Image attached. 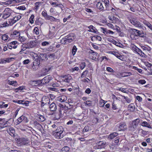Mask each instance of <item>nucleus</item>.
Listing matches in <instances>:
<instances>
[{"instance_id":"obj_50","label":"nucleus","mask_w":152,"mask_h":152,"mask_svg":"<svg viewBox=\"0 0 152 152\" xmlns=\"http://www.w3.org/2000/svg\"><path fill=\"white\" fill-rule=\"evenodd\" d=\"M49 89L50 90L52 91H55L56 92H57L58 91V88H55V87H50L49 88Z\"/></svg>"},{"instance_id":"obj_35","label":"nucleus","mask_w":152,"mask_h":152,"mask_svg":"<svg viewBox=\"0 0 152 152\" xmlns=\"http://www.w3.org/2000/svg\"><path fill=\"white\" fill-rule=\"evenodd\" d=\"M132 75L131 73L130 72H125L121 74L122 77H127Z\"/></svg>"},{"instance_id":"obj_4","label":"nucleus","mask_w":152,"mask_h":152,"mask_svg":"<svg viewBox=\"0 0 152 152\" xmlns=\"http://www.w3.org/2000/svg\"><path fill=\"white\" fill-rule=\"evenodd\" d=\"M58 106L60 108V109L59 110L60 114L59 115L58 117L57 118L58 119L60 118L62 116V110H64L65 111H66L67 110L71 108V107H68L65 104H62L61 103L59 104Z\"/></svg>"},{"instance_id":"obj_40","label":"nucleus","mask_w":152,"mask_h":152,"mask_svg":"<svg viewBox=\"0 0 152 152\" xmlns=\"http://www.w3.org/2000/svg\"><path fill=\"white\" fill-rule=\"evenodd\" d=\"M46 19L49 20L51 21H56V20H57V19H56L54 17L50 15H49L48 17Z\"/></svg>"},{"instance_id":"obj_26","label":"nucleus","mask_w":152,"mask_h":152,"mask_svg":"<svg viewBox=\"0 0 152 152\" xmlns=\"http://www.w3.org/2000/svg\"><path fill=\"white\" fill-rule=\"evenodd\" d=\"M118 134L116 132H113L111 133L108 137V138L112 139L116 137L118 135Z\"/></svg>"},{"instance_id":"obj_58","label":"nucleus","mask_w":152,"mask_h":152,"mask_svg":"<svg viewBox=\"0 0 152 152\" xmlns=\"http://www.w3.org/2000/svg\"><path fill=\"white\" fill-rule=\"evenodd\" d=\"M138 83L141 84H145L146 83V81L144 80H140L138 81Z\"/></svg>"},{"instance_id":"obj_52","label":"nucleus","mask_w":152,"mask_h":152,"mask_svg":"<svg viewBox=\"0 0 152 152\" xmlns=\"http://www.w3.org/2000/svg\"><path fill=\"white\" fill-rule=\"evenodd\" d=\"M93 26L91 25L89 27V28L90 29L89 30H88V31H89L91 32H95V30L93 28Z\"/></svg>"},{"instance_id":"obj_46","label":"nucleus","mask_w":152,"mask_h":152,"mask_svg":"<svg viewBox=\"0 0 152 152\" xmlns=\"http://www.w3.org/2000/svg\"><path fill=\"white\" fill-rule=\"evenodd\" d=\"M39 120L41 122H43L45 121V118L43 115H41L39 116Z\"/></svg>"},{"instance_id":"obj_33","label":"nucleus","mask_w":152,"mask_h":152,"mask_svg":"<svg viewBox=\"0 0 152 152\" xmlns=\"http://www.w3.org/2000/svg\"><path fill=\"white\" fill-rule=\"evenodd\" d=\"M88 70H85L81 74V77L84 78L86 77L88 74Z\"/></svg>"},{"instance_id":"obj_7","label":"nucleus","mask_w":152,"mask_h":152,"mask_svg":"<svg viewBox=\"0 0 152 152\" xmlns=\"http://www.w3.org/2000/svg\"><path fill=\"white\" fill-rule=\"evenodd\" d=\"M38 59H40L42 61L44 60H48L47 55L45 53H40L38 56Z\"/></svg>"},{"instance_id":"obj_39","label":"nucleus","mask_w":152,"mask_h":152,"mask_svg":"<svg viewBox=\"0 0 152 152\" xmlns=\"http://www.w3.org/2000/svg\"><path fill=\"white\" fill-rule=\"evenodd\" d=\"M77 48L76 46L75 45L73 47L72 50V55L74 56L77 51Z\"/></svg>"},{"instance_id":"obj_14","label":"nucleus","mask_w":152,"mask_h":152,"mask_svg":"<svg viewBox=\"0 0 152 152\" xmlns=\"http://www.w3.org/2000/svg\"><path fill=\"white\" fill-rule=\"evenodd\" d=\"M20 143L24 145H26L28 144L30 142L29 140L27 138L22 137L20 139Z\"/></svg>"},{"instance_id":"obj_34","label":"nucleus","mask_w":152,"mask_h":152,"mask_svg":"<svg viewBox=\"0 0 152 152\" xmlns=\"http://www.w3.org/2000/svg\"><path fill=\"white\" fill-rule=\"evenodd\" d=\"M129 108L131 111H133L135 110V107L134 105L133 104H131L128 106Z\"/></svg>"},{"instance_id":"obj_31","label":"nucleus","mask_w":152,"mask_h":152,"mask_svg":"<svg viewBox=\"0 0 152 152\" xmlns=\"http://www.w3.org/2000/svg\"><path fill=\"white\" fill-rule=\"evenodd\" d=\"M42 61L41 60L38 59V58L37 59V60H36L35 61L33 62V64L39 67V66L40 63V62Z\"/></svg>"},{"instance_id":"obj_38","label":"nucleus","mask_w":152,"mask_h":152,"mask_svg":"<svg viewBox=\"0 0 152 152\" xmlns=\"http://www.w3.org/2000/svg\"><path fill=\"white\" fill-rule=\"evenodd\" d=\"M21 18V16L20 15H16L14 17L13 19H14V21H15V23L17 21L19 20Z\"/></svg>"},{"instance_id":"obj_28","label":"nucleus","mask_w":152,"mask_h":152,"mask_svg":"<svg viewBox=\"0 0 152 152\" xmlns=\"http://www.w3.org/2000/svg\"><path fill=\"white\" fill-rule=\"evenodd\" d=\"M143 23L152 31V25L150 23L145 21L143 22Z\"/></svg>"},{"instance_id":"obj_24","label":"nucleus","mask_w":152,"mask_h":152,"mask_svg":"<svg viewBox=\"0 0 152 152\" xmlns=\"http://www.w3.org/2000/svg\"><path fill=\"white\" fill-rule=\"evenodd\" d=\"M112 43L113 44L119 47L123 48L124 47V45L121 44L120 42H117L115 40H113L112 41Z\"/></svg>"},{"instance_id":"obj_27","label":"nucleus","mask_w":152,"mask_h":152,"mask_svg":"<svg viewBox=\"0 0 152 152\" xmlns=\"http://www.w3.org/2000/svg\"><path fill=\"white\" fill-rule=\"evenodd\" d=\"M108 18L111 21V23H114L116 21V18L113 15L109 16Z\"/></svg>"},{"instance_id":"obj_36","label":"nucleus","mask_w":152,"mask_h":152,"mask_svg":"<svg viewBox=\"0 0 152 152\" xmlns=\"http://www.w3.org/2000/svg\"><path fill=\"white\" fill-rule=\"evenodd\" d=\"M8 22L9 23H7L6 24H8V25L12 26L15 23V21H14L13 19H10L8 20Z\"/></svg>"},{"instance_id":"obj_2","label":"nucleus","mask_w":152,"mask_h":152,"mask_svg":"<svg viewBox=\"0 0 152 152\" xmlns=\"http://www.w3.org/2000/svg\"><path fill=\"white\" fill-rule=\"evenodd\" d=\"M140 121L139 118H137L133 121L129 127V130L131 131H134L138 126Z\"/></svg>"},{"instance_id":"obj_60","label":"nucleus","mask_w":152,"mask_h":152,"mask_svg":"<svg viewBox=\"0 0 152 152\" xmlns=\"http://www.w3.org/2000/svg\"><path fill=\"white\" fill-rule=\"evenodd\" d=\"M49 44V42L46 41L42 43V45L43 46H47Z\"/></svg>"},{"instance_id":"obj_8","label":"nucleus","mask_w":152,"mask_h":152,"mask_svg":"<svg viewBox=\"0 0 152 152\" xmlns=\"http://www.w3.org/2000/svg\"><path fill=\"white\" fill-rule=\"evenodd\" d=\"M106 142L102 141H100L96 143V147L97 149L104 148L105 147Z\"/></svg>"},{"instance_id":"obj_32","label":"nucleus","mask_w":152,"mask_h":152,"mask_svg":"<svg viewBox=\"0 0 152 152\" xmlns=\"http://www.w3.org/2000/svg\"><path fill=\"white\" fill-rule=\"evenodd\" d=\"M20 33L16 30L14 31L13 34H12V35L13 36V37H16L20 35Z\"/></svg>"},{"instance_id":"obj_48","label":"nucleus","mask_w":152,"mask_h":152,"mask_svg":"<svg viewBox=\"0 0 152 152\" xmlns=\"http://www.w3.org/2000/svg\"><path fill=\"white\" fill-rule=\"evenodd\" d=\"M106 70L107 71L109 72H115L114 70H113L111 68L109 67H107Z\"/></svg>"},{"instance_id":"obj_16","label":"nucleus","mask_w":152,"mask_h":152,"mask_svg":"<svg viewBox=\"0 0 152 152\" xmlns=\"http://www.w3.org/2000/svg\"><path fill=\"white\" fill-rule=\"evenodd\" d=\"M7 132L11 136L13 137H15V131L13 127H10L9 129H7Z\"/></svg>"},{"instance_id":"obj_20","label":"nucleus","mask_w":152,"mask_h":152,"mask_svg":"<svg viewBox=\"0 0 152 152\" xmlns=\"http://www.w3.org/2000/svg\"><path fill=\"white\" fill-rule=\"evenodd\" d=\"M141 125L143 127H146L150 129L152 128L151 126L146 121H143L141 123Z\"/></svg>"},{"instance_id":"obj_53","label":"nucleus","mask_w":152,"mask_h":152,"mask_svg":"<svg viewBox=\"0 0 152 152\" xmlns=\"http://www.w3.org/2000/svg\"><path fill=\"white\" fill-rule=\"evenodd\" d=\"M34 31L35 33V34L37 35L39 34V29L37 27H35L34 30Z\"/></svg>"},{"instance_id":"obj_22","label":"nucleus","mask_w":152,"mask_h":152,"mask_svg":"<svg viewBox=\"0 0 152 152\" xmlns=\"http://www.w3.org/2000/svg\"><path fill=\"white\" fill-rule=\"evenodd\" d=\"M64 129L63 127L62 126H59L54 131V132H60L62 133H63L64 131Z\"/></svg>"},{"instance_id":"obj_21","label":"nucleus","mask_w":152,"mask_h":152,"mask_svg":"<svg viewBox=\"0 0 152 152\" xmlns=\"http://www.w3.org/2000/svg\"><path fill=\"white\" fill-rule=\"evenodd\" d=\"M103 3L105 5L104 7H105V10H109L108 7L109 6V0H104Z\"/></svg>"},{"instance_id":"obj_55","label":"nucleus","mask_w":152,"mask_h":152,"mask_svg":"<svg viewBox=\"0 0 152 152\" xmlns=\"http://www.w3.org/2000/svg\"><path fill=\"white\" fill-rule=\"evenodd\" d=\"M133 69L138 71L139 73H141L142 72V70L140 69H138L136 66H133Z\"/></svg>"},{"instance_id":"obj_57","label":"nucleus","mask_w":152,"mask_h":152,"mask_svg":"<svg viewBox=\"0 0 152 152\" xmlns=\"http://www.w3.org/2000/svg\"><path fill=\"white\" fill-rule=\"evenodd\" d=\"M21 104H25L26 106H27L28 104V102L27 101H25L24 100H22V103Z\"/></svg>"},{"instance_id":"obj_9","label":"nucleus","mask_w":152,"mask_h":152,"mask_svg":"<svg viewBox=\"0 0 152 152\" xmlns=\"http://www.w3.org/2000/svg\"><path fill=\"white\" fill-rule=\"evenodd\" d=\"M17 123L18 124H19L22 121L27 122V118L25 116L22 115L21 116L18 118L17 120Z\"/></svg>"},{"instance_id":"obj_42","label":"nucleus","mask_w":152,"mask_h":152,"mask_svg":"<svg viewBox=\"0 0 152 152\" xmlns=\"http://www.w3.org/2000/svg\"><path fill=\"white\" fill-rule=\"evenodd\" d=\"M41 14L44 17L45 19H46L49 16V15H48L47 13L44 11L42 12Z\"/></svg>"},{"instance_id":"obj_25","label":"nucleus","mask_w":152,"mask_h":152,"mask_svg":"<svg viewBox=\"0 0 152 152\" xmlns=\"http://www.w3.org/2000/svg\"><path fill=\"white\" fill-rule=\"evenodd\" d=\"M69 150V148L67 146H65L59 152H68Z\"/></svg>"},{"instance_id":"obj_29","label":"nucleus","mask_w":152,"mask_h":152,"mask_svg":"<svg viewBox=\"0 0 152 152\" xmlns=\"http://www.w3.org/2000/svg\"><path fill=\"white\" fill-rule=\"evenodd\" d=\"M41 3L39 2H37L35 3V7L34 9L36 10H38L41 5Z\"/></svg>"},{"instance_id":"obj_10","label":"nucleus","mask_w":152,"mask_h":152,"mask_svg":"<svg viewBox=\"0 0 152 152\" xmlns=\"http://www.w3.org/2000/svg\"><path fill=\"white\" fill-rule=\"evenodd\" d=\"M35 45V42L34 41H31L24 45V46L26 48H30L34 47Z\"/></svg>"},{"instance_id":"obj_37","label":"nucleus","mask_w":152,"mask_h":152,"mask_svg":"<svg viewBox=\"0 0 152 152\" xmlns=\"http://www.w3.org/2000/svg\"><path fill=\"white\" fill-rule=\"evenodd\" d=\"M36 23L39 25L41 26L43 24V23L41 21V19H40L39 18H36V20L35 21Z\"/></svg>"},{"instance_id":"obj_15","label":"nucleus","mask_w":152,"mask_h":152,"mask_svg":"<svg viewBox=\"0 0 152 152\" xmlns=\"http://www.w3.org/2000/svg\"><path fill=\"white\" fill-rule=\"evenodd\" d=\"M127 126L125 123H121L119 126V130L124 131L125 129H127Z\"/></svg>"},{"instance_id":"obj_30","label":"nucleus","mask_w":152,"mask_h":152,"mask_svg":"<svg viewBox=\"0 0 152 152\" xmlns=\"http://www.w3.org/2000/svg\"><path fill=\"white\" fill-rule=\"evenodd\" d=\"M67 97L64 95H63L61 96V97H59L58 99L59 101L61 102H64L67 99Z\"/></svg>"},{"instance_id":"obj_44","label":"nucleus","mask_w":152,"mask_h":152,"mask_svg":"<svg viewBox=\"0 0 152 152\" xmlns=\"http://www.w3.org/2000/svg\"><path fill=\"white\" fill-rule=\"evenodd\" d=\"M34 16L33 15H32L30 18H29V21L30 22L31 24L33 23L34 22L33 19L34 18Z\"/></svg>"},{"instance_id":"obj_3","label":"nucleus","mask_w":152,"mask_h":152,"mask_svg":"<svg viewBox=\"0 0 152 152\" xmlns=\"http://www.w3.org/2000/svg\"><path fill=\"white\" fill-rule=\"evenodd\" d=\"M128 19L131 23L136 27L140 28H142V26L141 25V23L137 21L136 19L132 18V16H128Z\"/></svg>"},{"instance_id":"obj_59","label":"nucleus","mask_w":152,"mask_h":152,"mask_svg":"<svg viewBox=\"0 0 152 152\" xmlns=\"http://www.w3.org/2000/svg\"><path fill=\"white\" fill-rule=\"evenodd\" d=\"M55 55L54 53H52L50 54H48L47 55V56L48 58H53L54 56Z\"/></svg>"},{"instance_id":"obj_61","label":"nucleus","mask_w":152,"mask_h":152,"mask_svg":"<svg viewBox=\"0 0 152 152\" xmlns=\"http://www.w3.org/2000/svg\"><path fill=\"white\" fill-rule=\"evenodd\" d=\"M112 108L113 110H115L117 109V107L116 106V105L114 103V102L112 104Z\"/></svg>"},{"instance_id":"obj_23","label":"nucleus","mask_w":152,"mask_h":152,"mask_svg":"<svg viewBox=\"0 0 152 152\" xmlns=\"http://www.w3.org/2000/svg\"><path fill=\"white\" fill-rule=\"evenodd\" d=\"M136 35L141 37H145V34L142 30H138Z\"/></svg>"},{"instance_id":"obj_5","label":"nucleus","mask_w":152,"mask_h":152,"mask_svg":"<svg viewBox=\"0 0 152 152\" xmlns=\"http://www.w3.org/2000/svg\"><path fill=\"white\" fill-rule=\"evenodd\" d=\"M11 12V10L10 8H7L5 9L3 12L2 18L4 19L8 18L10 15Z\"/></svg>"},{"instance_id":"obj_19","label":"nucleus","mask_w":152,"mask_h":152,"mask_svg":"<svg viewBox=\"0 0 152 152\" xmlns=\"http://www.w3.org/2000/svg\"><path fill=\"white\" fill-rule=\"evenodd\" d=\"M97 8L100 10H104L105 7L103 6L101 2H99L96 4Z\"/></svg>"},{"instance_id":"obj_18","label":"nucleus","mask_w":152,"mask_h":152,"mask_svg":"<svg viewBox=\"0 0 152 152\" xmlns=\"http://www.w3.org/2000/svg\"><path fill=\"white\" fill-rule=\"evenodd\" d=\"M49 108L50 111H53L56 109V104L54 103H52L50 105Z\"/></svg>"},{"instance_id":"obj_6","label":"nucleus","mask_w":152,"mask_h":152,"mask_svg":"<svg viewBox=\"0 0 152 152\" xmlns=\"http://www.w3.org/2000/svg\"><path fill=\"white\" fill-rule=\"evenodd\" d=\"M134 50L136 53L142 57H145L146 55L140 49L135 46L134 47Z\"/></svg>"},{"instance_id":"obj_62","label":"nucleus","mask_w":152,"mask_h":152,"mask_svg":"<svg viewBox=\"0 0 152 152\" xmlns=\"http://www.w3.org/2000/svg\"><path fill=\"white\" fill-rule=\"evenodd\" d=\"M120 138L119 137H116L115 139V142L117 144H118L119 142Z\"/></svg>"},{"instance_id":"obj_13","label":"nucleus","mask_w":152,"mask_h":152,"mask_svg":"<svg viewBox=\"0 0 152 152\" xmlns=\"http://www.w3.org/2000/svg\"><path fill=\"white\" fill-rule=\"evenodd\" d=\"M53 135L57 139H61L63 137L64 135L63 133L53 132Z\"/></svg>"},{"instance_id":"obj_56","label":"nucleus","mask_w":152,"mask_h":152,"mask_svg":"<svg viewBox=\"0 0 152 152\" xmlns=\"http://www.w3.org/2000/svg\"><path fill=\"white\" fill-rule=\"evenodd\" d=\"M104 101L102 100L101 101V102H100L99 103V106L101 107H103L105 103H104Z\"/></svg>"},{"instance_id":"obj_11","label":"nucleus","mask_w":152,"mask_h":152,"mask_svg":"<svg viewBox=\"0 0 152 152\" xmlns=\"http://www.w3.org/2000/svg\"><path fill=\"white\" fill-rule=\"evenodd\" d=\"M17 41H14L8 44L7 45V47L10 49H11L12 48H16L17 47V45H16V43H17Z\"/></svg>"},{"instance_id":"obj_45","label":"nucleus","mask_w":152,"mask_h":152,"mask_svg":"<svg viewBox=\"0 0 152 152\" xmlns=\"http://www.w3.org/2000/svg\"><path fill=\"white\" fill-rule=\"evenodd\" d=\"M38 68L39 67L33 64L31 69L34 71H35L38 69Z\"/></svg>"},{"instance_id":"obj_49","label":"nucleus","mask_w":152,"mask_h":152,"mask_svg":"<svg viewBox=\"0 0 152 152\" xmlns=\"http://www.w3.org/2000/svg\"><path fill=\"white\" fill-rule=\"evenodd\" d=\"M8 37V36L6 34H4L3 35L2 38V39L4 40H7Z\"/></svg>"},{"instance_id":"obj_12","label":"nucleus","mask_w":152,"mask_h":152,"mask_svg":"<svg viewBox=\"0 0 152 152\" xmlns=\"http://www.w3.org/2000/svg\"><path fill=\"white\" fill-rule=\"evenodd\" d=\"M62 80L64 82L69 83L72 79V77L70 75H65L62 77Z\"/></svg>"},{"instance_id":"obj_47","label":"nucleus","mask_w":152,"mask_h":152,"mask_svg":"<svg viewBox=\"0 0 152 152\" xmlns=\"http://www.w3.org/2000/svg\"><path fill=\"white\" fill-rule=\"evenodd\" d=\"M25 87L24 86H20L18 88L15 89V90H17V91H16V92H17L18 90H22L24 89H25Z\"/></svg>"},{"instance_id":"obj_54","label":"nucleus","mask_w":152,"mask_h":152,"mask_svg":"<svg viewBox=\"0 0 152 152\" xmlns=\"http://www.w3.org/2000/svg\"><path fill=\"white\" fill-rule=\"evenodd\" d=\"M86 66L85 63L84 62H82L80 65V68L81 69H83Z\"/></svg>"},{"instance_id":"obj_64","label":"nucleus","mask_w":152,"mask_h":152,"mask_svg":"<svg viewBox=\"0 0 152 152\" xmlns=\"http://www.w3.org/2000/svg\"><path fill=\"white\" fill-rule=\"evenodd\" d=\"M124 99L126 100L127 103H129L131 102V100L128 97H124Z\"/></svg>"},{"instance_id":"obj_41","label":"nucleus","mask_w":152,"mask_h":152,"mask_svg":"<svg viewBox=\"0 0 152 152\" xmlns=\"http://www.w3.org/2000/svg\"><path fill=\"white\" fill-rule=\"evenodd\" d=\"M34 124L35 126L37 127L39 129H41V128L42 127V126L39 123L36 121V122H34Z\"/></svg>"},{"instance_id":"obj_63","label":"nucleus","mask_w":152,"mask_h":152,"mask_svg":"<svg viewBox=\"0 0 152 152\" xmlns=\"http://www.w3.org/2000/svg\"><path fill=\"white\" fill-rule=\"evenodd\" d=\"M19 40L21 42H24L26 40V39L24 37H19Z\"/></svg>"},{"instance_id":"obj_1","label":"nucleus","mask_w":152,"mask_h":152,"mask_svg":"<svg viewBox=\"0 0 152 152\" xmlns=\"http://www.w3.org/2000/svg\"><path fill=\"white\" fill-rule=\"evenodd\" d=\"M75 39V35L73 34H71L65 37L61 40L62 44H67L72 42Z\"/></svg>"},{"instance_id":"obj_51","label":"nucleus","mask_w":152,"mask_h":152,"mask_svg":"<svg viewBox=\"0 0 152 152\" xmlns=\"http://www.w3.org/2000/svg\"><path fill=\"white\" fill-rule=\"evenodd\" d=\"M146 66H148V69L151 71L152 69V64H151L149 63L147 64Z\"/></svg>"},{"instance_id":"obj_17","label":"nucleus","mask_w":152,"mask_h":152,"mask_svg":"<svg viewBox=\"0 0 152 152\" xmlns=\"http://www.w3.org/2000/svg\"><path fill=\"white\" fill-rule=\"evenodd\" d=\"M51 80V77H50L49 76H47L45 77L42 80L41 83H48L50 80Z\"/></svg>"},{"instance_id":"obj_43","label":"nucleus","mask_w":152,"mask_h":152,"mask_svg":"<svg viewBox=\"0 0 152 152\" xmlns=\"http://www.w3.org/2000/svg\"><path fill=\"white\" fill-rule=\"evenodd\" d=\"M142 132H141V134L143 136H145L146 135H147L148 134V132L142 129H141Z\"/></svg>"}]
</instances>
